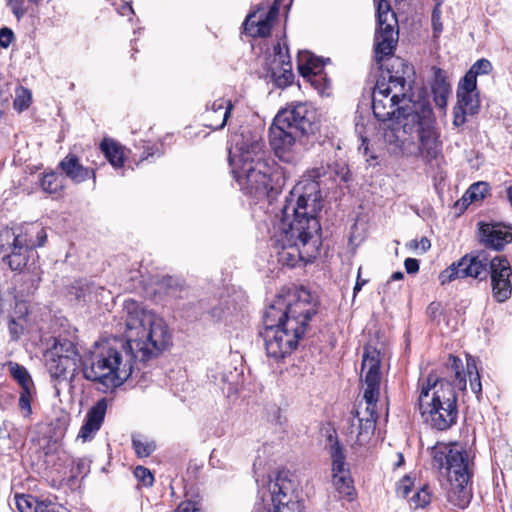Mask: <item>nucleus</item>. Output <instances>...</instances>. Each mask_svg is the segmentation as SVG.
I'll return each instance as SVG.
<instances>
[{
  "label": "nucleus",
  "instance_id": "obj_1",
  "mask_svg": "<svg viewBox=\"0 0 512 512\" xmlns=\"http://www.w3.org/2000/svg\"><path fill=\"white\" fill-rule=\"evenodd\" d=\"M123 313L126 340L95 342L81 361L83 377L102 391L121 386L131 376L135 360L144 362L157 357L171 341L164 319L135 300L124 302Z\"/></svg>",
  "mask_w": 512,
  "mask_h": 512
},
{
  "label": "nucleus",
  "instance_id": "obj_2",
  "mask_svg": "<svg viewBox=\"0 0 512 512\" xmlns=\"http://www.w3.org/2000/svg\"><path fill=\"white\" fill-rule=\"evenodd\" d=\"M411 86L403 75L387 71L375 85L372 110L378 121L389 124L383 128V140L393 155H401L416 144L421 155L431 161L441 152V141L430 110L419 112L415 104L406 102Z\"/></svg>",
  "mask_w": 512,
  "mask_h": 512
},
{
  "label": "nucleus",
  "instance_id": "obj_3",
  "mask_svg": "<svg viewBox=\"0 0 512 512\" xmlns=\"http://www.w3.org/2000/svg\"><path fill=\"white\" fill-rule=\"evenodd\" d=\"M282 209V217L272 238L278 261L294 267L300 261L316 258L321 245L320 223L316 214L321 210V192L317 182H299Z\"/></svg>",
  "mask_w": 512,
  "mask_h": 512
},
{
  "label": "nucleus",
  "instance_id": "obj_4",
  "mask_svg": "<svg viewBox=\"0 0 512 512\" xmlns=\"http://www.w3.org/2000/svg\"><path fill=\"white\" fill-rule=\"evenodd\" d=\"M317 311L316 301L304 288L277 297L263 316L264 331L261 335L267 356L279 361L291 355Z\"/></svg>",
  "mask_w": 512,
  "mask_h": 512
},
{
  "label": "nucleus",
  "instance_id": "obj_5",
  "mask_svg": "<svg viewBox=\"0 0 512 512\" xmlns=\"http://www.w3.org/2000/svg\"><path fill=\"white\" fill-rule=\"evenodd\" d=\"M232 173L246 194L257 198L279 192L290 177V172L270 165L265 159L264 142L254 136L241 135L229 151Z\"/></svg>",
  "mask_w": 512,
  "mask_h": 512
},
{
  "label": "nucleus",
  "instance_id": "obj_6",
  "mask_svg": "<svg viewBox=\"0 0 512 512\" xmlns=\"http://www.w3.org/2000/svg\"><path fill=\"white\" fill-rule=\"evenodd\" d=\"M382 353L381 348L372 342L363 348L361 371L365 385L364 399L366 409L363 413L356 411L348 429V441L352 447L364 446L370 442L374 435L378 414L376 411L380 395Z\"/></svg>",
  "mask_w": 512,
  "mask_h": 512
},
{
  "label": "nucleus",
  "instance_id": "obj_7",
  "mask_svg": "<svg viewBox=\"0 0 512 512\" xmlns=\"http://www.w3.org/2000/svg\"><path fill=\"white\" fill-rule=\"evenodd\" d=\"M315 129L316 112L306 103H298L277 113L269 129L270 145L280 161L295 164L300 159L297 141Z\"/></svg>",
  "mask_w": 512,
  "mask_h": 512
},
{
  "label": "nucleus",
  "instance_id": "obj_8",
  "mask_svg": "<svg viewBox=\"0 0 512 512\" xmlns=\"http://www.w3.org/2000/svg\"><path fill=\"white\" fill-rule=\"evenodd\" d=\"M432 466L438 471L445 470L450 482L448 501L464 509L471 499L469 482L472 477V463L466 449L460 443H436L430 450Z\"/></svg>",
  "mask_w": 512,
  "mask_h": 512
},
{
  "label": "nucleus",
  "instance_id": "obj_9",
  "mask_svg": "<svg viewBox=\"0 0 512 512\" xmlns=\"http://www.w3.org/2000/svg\"><path fill=\"white\" fill-rule=\"evenodd\" d=\"M418 410L423 422L437 431H446L457 422V394L452 381L429 374L421 384Z\"/></svg>",
  "mask_w": 512,
  "mask_h": 512
},
{
  "label": "nucleus",
  "instance_id": "obj_10",
  "mask_svg": "<svg viewBox=\"0 0 512 512\" xmlns=\"http://www.w3.org/2000/svg\"><path fill=\"white\" fill-rule=\"evenodd\" d=\"M254 512H302L295 484L286 472H279L254 505Z\"/></svg>",
  "mask_w": 512,
  "mask_h": 512
},
{
  "label": "nucleus",
  "instance_id": "obj_11",
  "mask_svg": "<svg viewBox=\"0 0 512 512\" xmlns=\"http://www.w3.org/2000/svg\"><path fill=\"white\" fill-rule=\"evenodd\" d=\"M492 257L486 252L465 255L458 262L451 264L439 275V281L442 285L448 284L455 279L472 277L478 280H484L489 275V266Z\"/></svg>",
  "mask_w": 512,
  "mask_h": 512
},
{
  "label": "nucleus",
  "instance_id": "obj_12",
  "mask_svg": "<svg viewBox=\"0 0 512 512\" xmlns=\"http://www.w3.org/2000/svg\"><path fill=\"white\" fill-rule=\"evenodd\" d=\"M273 55L269 57L267 65L271 79L279 88L290 85L294 79L292 63L286 45L278 43L274 46Z\"/></svg>",
  "mask_w": 512,
  "mask_h": 512
},
{
  "label": "nucleus",
  "instance_id": "obj_13",
  "mask_svg": "<svg viewBox=\"0 0 512 512\" xmlns=\"http://www.w3.org/2000/svg\"><path fill=\"white\" fill-rule=\"evenodd\" d=\"M278 15V8L272 6L268 11H258L248 14L244 22V30L251 37H266L270 35L273 22Z\"/></svg>",
  "mask_w": 512,
  "mask_h": 512
},
{
  "label": "nucleus",
  "instance_id": "obj_14",
  "mask_svg": "<svg viewBox=\"0 0 512 512\" xmlns=\"http://www.w3.org/2000/svg\"><path fill=\"white\" fill-rule=\"evenodd\" d=\"M107 410L106 399L97 401L87 412L83 425L77 435V439L83 442L90 441L101 428Z\"/></svg>",
  "mask_w": 512,
  "mask_h": 512
},
{
  "label": "nucleus",
  "instance_id": "obj_15",
  "mask_svg": "<svg viewBox=\"0 0 512 512\" xmlns=\"http://www.w3.org/2000/svg\"><path fill=\"white\" fill-rule=\"evenodd\" d=\"M47 239L46 231L37 224H30L25 227L24 233L14 234L11 251H27L45 244Z\"/></svg>",
  "mask_w": 512,
  "mask_h": 512
},
{
  "label": "nucleus",
  "instance_id": "obj_16",
  "mask_svg": "<svg viewBox=\"0 0 512 512\" xmlns=\"http://www.w3.org/2000/svg\"><path fill=\"white\" fill-rule=\"evenodd\" d=\"M59 168L72 182L79 184L92 178L96 179L94 169L83 166L77 155L69 153L59 163Z\"/></svg>",
  "mask_w": 512,
  "mask_h": 512
},
{
  "label": "nucleus",
  "instance_id": "obj_17",
  "mask_svg": "<svg viewBox=\"0 0 512 512\" xmlns=\"http://www.w3.org/2000/svg\"><path fill=\"white\" fill-rule=\"evenodd\" d=\"M480 237L486 247L494 250H501L506 244L512 242V232L500 225L482 224Z\"/></svg>",
  "mask_w": 512,
  "mask_h": 512
},
{
  "label": "nucleus",
  "instance_id": "obj_18",
  "mask_svg": "<svg viewBox=\"0 0 512 512\" xmlns=\"http://www.w3.org/2000/svg\"><path fill=\"white\" fill-rule=\"evenodd\" d=\"M46 368L50 376L57 380L67 379V374L71 371V378L74 376L79 362L74 361V358L63 357L61 355L52 356L49 355V350L45 353Z\"/></svg>",
  "mask_w": 512,
  "mask_h": 512
},
{
  "label": "nucleus",
  "instance_id": "obj_19",
  "mask_svg": "<svg viewBox=\"0 0 512 512\" xmlns=\"http://www.w3.org/2000/svg\"><path fill=\"white\" fill-rule=\"evenodd\" d=\"M457 107L474 115L480 108V100L477 84L468 85L465 79H461L457 87Z\"/></svg>",
  "mask_w": 512,
  "mask_h": 512
},
{
  "label": "nucleus",
  "instance_id": "obj_20",
  "mask_svg": "<svg viewBox=\"0 0 512 512\" xmlns=\"http://www.w3.org/2000/svg\"><path fill=\"white\" fill-rule=\"evenodd\" d=\"M232 108L233 105L230 101H225L224 99L215 100L207 109L206 117L210 121L207 126L213 130L224 128L231 115Z\"/></svg>",
  "mask_w": 512,
  "mask_h": 512
},
{
  "label": "nucleus",
  "instance_id": "obj_21",
  "mask_svg": "<svg viewBox=\"0 0 512 512\" xmlns=\"http://www.w3.org/2000/svg\"><path fill=\"white\" fill-rule=\"evenodd\" d=\"M330 441L329 453L332 460V475L349 473L350 470L345 462V454L343 446L338 441L337 437L329 435Z\"/></svg>",
  "mask_w": 512,
  "mask_h": 512
},
{
  "label": "nucleus",
  "instance_id": "obj_22",
  "mask_svg": "<svg viewBox=\"0 0 512 512\" xmlns=\"http://www.w3.org/2000/svg\"><path fill=\"white\" fill-rule=\"evenodd\" d=\"M324 62L315 55L305 52L299 56L298 70L302 77H311L315 74L322 73Z\"/></svg>",
  "mask_w": 512,
  "mask_h": 512
},
{
  "label": "nucleus",
  "instance_id": "obj_23",
  "mask_svg": "<svg viewBox=\"0 0 512 512\" xmlns=\"http://www.w3.org/2000/svg\"><path fill=\"white\" fill-rule=\"evenodd\" d=\"M100 148L106 159L115 169L123 167L124 150L121 145L112 139L105 138L102 140Z\"/></svg>",
  "mask_w": 512,
  "mask_h": 512
},
{
  "label": "nucleus",
  "instance_id": "obj_24",
  "mask_svg": "<svg viewBox=\"0 0 512 512\" xmlns=\"http://www.w3.org/2000/svg\"><path fill=\"white\" fill-rule=\"evenodd\" d=\"M48 350H49V355H52V356H57V355H61L63 357L69 356V358L70 357L74 358V361L79 362L80 364H81V361L83 360L80 357L75 344L67 338H56L53 346Z\"/></svg>",
  "mask_w": 512,
  "mask_h": 512
},
{
  "label": "nucleus",
  "instance_id": "obj_25",
  "mask_svg": "<svg viewBox=\"0 0 512 512\" xmlns=\"http://www.w3.org/2000/svg\"><path fill=\"white\" fill-rule=\"evenodd\" d=\"M488 271L491 283H494L495 280H507L512 274L509 261L501 256H495L492 258Z\"/></svg>",
  "mask_w": 512,
  "mask_h": 512
},
{
  "label": "nucleus",
  "instance_id": "obj_26",
  "mask_svg": "<svg viewBox=\"0 0 512 512\" xmlns=\"http://www.w3.org/2000/svg\"><path fill=\"white\" fill-rule=\"evenodd\" d=\"M462 369V361L456 356L449 355L448 360L446 362V370L449 376L454 378V382L452 383L454 388L458 387L459 389L466 388V378L465 375L461 371Z\"/></svg>",
  "mask_w": 512,
  "mask_h": 512
},
{
  "label": "nucleus",
  "instance_id": "obj_27",
  "mask_svg": "<svg viewBox=\"0 0 512 512\" xmlns=\"http://www.w3.org/2000/svg\"><path fill=\"white\" fill-rule=\"evenodd\" d=\"M15 504L19 512H43L48 501H39L31 495H15Z\"/></svg>",
  "mask_w": 512,
  "mask_h": 512
},
{
  "label": "nucleus",
  "instance_id": "obj_28",
  "mask_svg": "<svg viewBox=\"0 0 512 512\" xmlns=\"http://www.w3.org/2000/svg\"><path fill=\"white\" fill-rule=\"evenodd\" d=\"M491 71V62L488 59L481 58L471 66L462 79H465L468 85L477 84V76L487 75Z\"/></svg>",
  "mask_w": 512,
  "mask_h": 512
},
{
  "label": "nucleus",
  "instance_id": "obj_29",
  "mask_svg": "<svg viewBox=\"0 0 512 512\" xmlns=\"http://www.w3.org/2000/svg\"><path fill=\"white\" fill-rule=\"evenodd\" d=\"M8 368L10 375L20 385L21 389L34 387L33 380L24 366L11 361L8 363Z\"/></svg>",
  "mask_w": 512,
  "mask_h": 512
},
{
  "label": "nucleus",
  "instance_id": "obj_30",
  "mask_svg": "<svg viewBox=\"0 0 512 512\" xmlns=\"http://www.w3.org/2000/svg\"><path fill=\"white\" fill-rule=\"evenodd\" d=\"M332 482L339 494L350 497L354 492L353 480L350 472L345 474L332 475Z\"/></svg>",
  "mask_w": 512,
  "mask_h": 512
},
{
  "label": "nucleus",
  "instance_id": "obj_31",
  "mask_svg": "<svg viewBox=\"0 0 512 512\" xmlns=\"http://www.w3.org/2000/svg\"><path fill=\"white\" fill-rule=\"evenodd\" d=\"M492 295L497 302H505L511 297L512 284L510 278L507 280L497 281L491 283Z\"/></svg>",
  "mask_w": 512,
  "mask_h": 512
},
{
  "label": "nucleus",
  "instance_id": "obj_32",
  "mask_svg": "<svg viewBox=\"0 0 512 512\" xmlns=\"http://www.w3.org/2000/svg\"><path fill=\"white\" fill-rule=\"evenodd\" d=\"M488 193V184L485 182H477L472 184L469 189L465 192L462 200L464 202L479 201L482 200Z\"/></svg>",
  "mask_w": 512,
  "mask_h": 512
},
{
  "label": "nucleus",
  "instance_id": "obj_33",
  "mask_svg": "<svg viewBox=\"0 0 512 512\" xmlns=\"http://www.w3.org/2000/svg\"><path fill=\"white\" fill-rule=\"evenodd\" d=\"M433 93L450 94L451 86L447 80L446 73L440 68H434Z\"/></svg>",
  "mask_w": 512,
  "mask_h": 512
},
{
  "label": "nucleus",
  "instance_id": "obj_34",
  "mask_svg": "<svg viewBox=\"0 0 512 512\" xmlns=\"http://www.w3.org/2000/svg\"><path fill=\"white\" fill-rule=\"evenodd\" d=\"M467 373L469 375V382H470V388L473 393L476 394L477 398L479 399L481 393H482V384L480 381V375L477 371L476 364L474 360H468L467 361Z\"/></svg>",
  "mask_w": 512,
  "mask_h": 512
},
{
  "label": "nucleus",
  "instance_id": "obj_35",
  "mask_svg": "<svg viewBox=\"0 0 512 512\" xmlns=\"http://www.w3.org/2000/svg\"><path fill=\"white\" fill-rule=\"evenodd\" d=\"M3 261L7 262L11 270L18 271L26 265L27 257L23 252L11 251L9 255L3 257Z\"/></svg>",
  "mask_w": 512,
  "mask_h": 512
},
{
  "label": "nucleus",
  "instance_id": "obj_36",
  "mask_svg": "<svg viewBox=\"0 0 512 512\" xmlns=\"http://www.w3.org/2000/svg\"><path fill=\"white\" fill-rule=\"evenodd\" d=\"M41 187L50 194L57 193L61 188L57 174L55 172L45 174L41 179Z\"/></svg>",
  "mask_w": 512,
  "mask_h": 512
},
{
  "label": "nucleus",
  "instance_id": "obj_37",
  "mask_svg": "<svg viewBox=\"0 0 512 512\" xmlns=\"http://www.w3.org/2000/svg\"><path fill=\"white\" fill-rule=\"evenodd\" d=\"M31 102V93L29 90L20 87L16 90V98L14 100V108L18 111L27 109Z\"/></svg>",
  "mask_w": 512,
  "mask_h": 512
},
{
  "label": "nucleus",
  "instance_id": "obj_38",
  "mask_svg": "<svg viewBox=\"0 0 512 512\" xmlns=\"http://www.w3.org/2000/svg\"><path fill=\"white\" fill-rule=\"evenodd\" d=\"M34 393V387H30L27 389H21L20 397H19V407L21 411L25 414V416H28L31 414V400L32 395Z\"/></svg>",
  "mask_w": 512,
  "mask_h": 512
},
{
  "label": "nucleus",
  "instance_id": "obj_39",
  "mask_svg": "<svg viewBox=\"0 0 512 512\" xmlns=\"http://www.w3.org/2000/svg\"><path fill=\"white\" fill-rule=\"evenodd\" d=\"M303 78L307 79L311 85L321 94L325 93L326 89L330 86V81L327 80L323 72L315 74L311 77Z\"/></svg>",
  "mask_w": 512,
  "mask_h": 512
},
{
  "label": "nucleus",
  "instance_id": "obj_40",
  "mask_svg": "<svg viewBox=\"0 0 512 512\" xmlns=\"http://www.w3.org/2000/svg\"><path fill=\"white\" fill-rule=\"evenodd\" d=\"M132 443L135 452L139 457H148L155 449V445L153 443L143 442L139 438H133Z\"/></svg>",
  "mask_w": 512,
  "mask_h": 512
},
{
  "label": "nucleus",
  "instance_id": "obj_41",
  "mask_svg": "<svg viewBox=\"0 0 512 512\" xmlns=\"http://www.w3.org/2000/svg\"><path fill=\"white\" fill-rule=\"evenodd\" d=\"M134 476L141 482L144 486L150 487L154 482V477L151 471L143 466H137L134 470Z\"/></svg>",
  "mask_w": 512,
  "mask_h": 512
},
{
  "label": "nucleus",
  "instance_id": "obj_42",
  "mask_svg": "<svg viewBox=\"0 0 512 512\" xmlns=\"http://www.w3.org/2000/svg\"><path fill=\"white\" fill-rule=\"evenodd\" d=\"M430 493L426 488H421L411 497V502L414 504V508H422L430 503Z\"/></svg>",
  "mask_w": 512,
  "mask_h": 512
},
{
  "label": "nucleus",
  "instance_id": "obj_43",
  "mask_svg": "<svg viewBox=\"0 0 512 512\" xmlns=\"http://www.w3.org/2000/svg\"><path fill=\"white\" fill-rule=\"evenodd\" d=\"M7 6L10 8L11 12L14 14L18 21L21 20L27 12L25 0H8Z\"/></svg>",
  "mask_w": 512,
  "mask_h": 512
},
{
  "label": "nucleus",
  "instance_id": "obj_44",
  "mask_svg": "<svg viewBox=\"0 0 512 512\" xmlns=\"http://www.w3.org/2000/svg\"><path fill=\"white\" fill-rule=\"evenodd\" d=\"M90 470V461L86 458H78L74 461L72 472L74 476L87 475Z\"/></svg>",
  "mask_w": 512,
  "mask_h": 512
},
{
  "label": "nucleus",
  "instance_id": "obj_45",
  "mask_svg": "<svg viewBox=\"0 0 512 512\" xmlns=\"http://www.w3.org/2000/svg\"><path fill=\"white\" fill-rule=\"evenodd\" d=\"M14 38L13 31L10 28L3 27L0 29V46L8 48Z\"/></svg>",
  "mask_w": 512,
  "mask_h": 512
},
{
  "label": "nucleus",
  "instance_id": "obj_46",
  "mask_svg": "<svg viewBox=\"0 0 512 512\" xmlns=\"http://www.w3.org/2000/svg\"><path fill=\"white\" fill-rule=\"evenodd\" d=\"M173 512H201V509L196 502L183 501Z\"/></svg>",
  "mask_w": 512,
  "mask_h": 512
},
{
  "label": "nucleus",
  "instance_id": "obj_47",
  "mask_svg": "<svg viewBox=\"0 0 512 512\" xmlns=\"http://www.w3.org/2000/svg\"><path fill=\"white\" fill-rule=\"evenodd\" d=\"M412 485L413 483L411 479L407 476L404 477L397 487V493L404 498L408 497L409 493L411 492Z\"/></svg>",
  "mask_w": 512,
  "mask_h": 512
},
{
  "label": "nucleus",
  "instance_id": "obj_48",
  "mask_svg": "<svg viewBox=\"0 0 512 512\" xmlns=\"http://www.w3.org/2000/svg\"><path fill=\"white\" fill-rule=\"evenodd\" d=\"M432 26L433 31L436 35L440 34L443 30V25L441 22V12L438 7H435L432 12Z\"/></svg>",
  "mask_w": 512,
  "mask_h": 512
},
{
  "label": "nucleus",
  "instance_id": "obj_49",
  "mask_svg": "<svg viewBox=\"0 0 512 512\" xmlns=\"http://www.w3.org/2000/svg\"><path fill=\"white\" fill-rule=\"evenodd\" d=\"M454 117H453V124L456 127H460L465 124L466 122V115L469 113L466 112L463 109H459V107L455 106L453 111Z\"/></svg>",
  "mask_w": 512,
  "mask_h": 512
},
{
  "label": "nucleus",
  "instance_id": "obj_50",
  "mask_svg": "<svg viewBox=\"0 0 512 512\" xmlns=\"http://www.w3.org/2000/svg\"><path fill=\"white\" fill-rule=\"evenodd\" d=\"M9 332L11 338L17 340L23 333V326L12 318L9 322Z\"/></svg>",
  "mask_w": 512,
  "mask_h": 512
},
{
  "label": "nucleus",
  "instance_id": "obj_51",
  "mask_svg": "<svg viewBox=\"0 0 512 512\" xmlns=\"http://www.w3.org/2000/svg\"><path fill=\"white\" fill-rule=\"evenodd\" d=\"M407 273H416L419 270V262L414 258H407L404 262Z\"/></svg>",
  "mask_w": 512,
  "mask_h": 512
},
{
  "label": "nucleus",
  "instance_id": "obj_52",
  "mask_svg": "<svg viewBox=\"0 0 512 512\" xmlns=\"http://www.w3.org/2000/svg\"><path fill=\"white\" fill-rule=\"evenodd\" d=\"M434 101L440 108H444L447 105V98L449 94L433 93Z\"/></svg>",
  "mask_w": 512,
  "mask_h": 512
},
{
  "label": "nucleus",
  "instance_id": "obj_53",
  "mask_svg": "<svg viewBox=\"0 0 512 512\" xmlns=\"http://www.w3.org/2000/svg\"><path fill=\"white\" fill-rule=\"evenodd\" d=\"M43 512H68V511H66V509L57 505L56 503L48 501V504L46 505V507H44Z\"/></svg>",
  "mask_w": 512,
  "mask_h": 512
},
{
  "label": "nucleus",
  "instance_id": "obj_54",
  "mask_svg": "<svg viewBox=\"0 0 512 512\" xmlns=\"http://www.w3.org/2000/svg\"><path fill=\"white\" fill-rule=\"evenodd\" d=\"M418 244L419 248L423 253L426 252L431 247L430 240L426 237L421 238V240L418 241Z\"/></svg>",
  "mask_w": 512,
  "mask_h": 512
},
{
  "label": "nucleus",
  "instance_id": "obj_55",
  "mask_svg": "<svg viewBox=\"0 0 512 512\" xmlns=\"http://www.w3.org/2000/svg\"><path fill=\"white\" fill-rule=\"evenodd\" d=\"M119 13H120L121 15H123V16H124V15H127L128 13L133 14V13H134V11H133V8H132V6H131V4H130V3H125V4L121 7V9L119 10Z\"/></svg>",
  "mask_w": 512,
  "mask_h": 512
},
{
  "label": "nucleus",
  "instance_id": "obj_56",
  "mask_svg": "<svg viewBox=\"0 0 512 512\" xmlns=\"http://www.w3.org/2000/svg\"><path fill=\"white\" fill-rule=\"evenodd\" d=\"M361 145L359 146V151L362 152L364 155L368 154L369 146H368V140L364 137H361Z\"/></svg>",
  "mask_w": 512,
  "mask_h": 512
},
{
  "label": "nucleus",
  "instance_id": "obj_57",
  "mask_svg": "<svg viewBox=\"0 0 512 512\" xmlns=\"http://www.w3.org/2000/svg\"><path fill=\"white\" fill-rule=\"evenodd\" d=\"M154 155V151H153V148L152 147H147L144 152H143V155L141 156V161H144V160H148L149 157H153Z\"/></svg>",
  "mask_w": 512,
  "mask_h": 512
},
{
  "label": "nucleus",
  "instance_id": "obj_58",
  "mask_svg": "<svg viewBox=\"0 0 512 512\" xmlns=\"http://www.w3.org/2000/svg\"><path fill=\"white\" fill-rule=\"evenodd\" d=\"M404 278V273L401 271H396L391 275V280L398 281Z\"/></svg>",
  "mask_w": 512,
  "mask_h": 512
},
{
  "label": "nucleus",
  "instance_id": "obj_59",
  "mask_svg": "<svg viewBox=\"0 0 512 512\" xmlns=\"http://www.w3.org/2000/svg\"><path fill=\"white\" fill-rule=\"evenodd\" d=\"M365 283H366V281H365V280L360 281V280L358 279V281H357V283H356V285H355V287H354V293H356L357 291L361 290L362 286H363Z\"/></svg>",
  "mask_w": 512,
  "mask_h": 512
},
{
  "label": "nucleus",
  "instance_id": "obj_60",
  "mask_svg": "<svg viewBox=\"0 0 512 512\" xmlns=\"http://www.w3.org/2000/svg\"><path fill=\"white\" fill-rule=\"evenodd\" d=\"M408 247L410 249H418L419 248L418 241L417 240L410 241L409 244H408Z\"/></svg>",
  "mask_w": 512,
  "mask_h": 512
},
{
  "label": "nucleus",
  "instance_id": "obj_61",
  "mask_svg": "<svg viewBox=\"0 0 512 512\" xmlns=\"http://www.w3.org/2000/svg\"><path fill=\"white\" fill-rule=\"evenodd\" d=\"M507 198L512 206V185L507 189Z\"/></svg>",
  "mask_w": 512,
  "mask_h": 512
},
{
  "label": "nucleus",
  "instance_id": "obj_62",
  "mask_svg": "<svg viewBox=\"0 0 512 512\" xmlns=\"http://www.w3.org/2000/svg\"><path fill=\"white\" fill-rule=\"evenodd\" d=\"M32 239H33L34 241H37V240H38V239H37V234H33Z\"/></svg>",
  "mask_w": 512,
  "mask_h": 512
},
{
  "label": "nucleus",
  "instance_id": "obj_63",
  "mask_svg": "<svg viewBox=\"0 0 512 512\" xmlns=\"http://www.w3.org/2000/svg\"><path fill=\"white\" fill-rule=\"evenodd\" d=\"M396 62H398L400 65H403L402 60L396 59Z\"/></svg>",
  "mask_w": 512,
  "mask_h": 512
},
{
  "label": "nucleus",
  "instance_id": "obj_64",
  "mask_svg": "<svg viewBox=\"0 0 512 512\" xmlns=\"http://www.w3.org/2000/svg\"><path fill=\"white\" fill-rule=\"evenodd\" d=\"M30 2H34V3H37L39 2L40 0H29Z\"/></svg>",
  "mask_w": 512,
  "mask_h": 512
}]
</instances>
